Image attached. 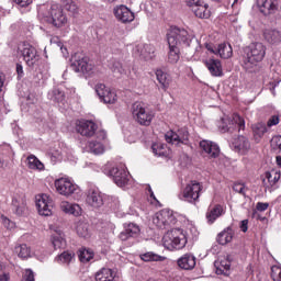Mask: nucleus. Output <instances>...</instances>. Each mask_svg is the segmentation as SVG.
<instances>
[{
    "label": "nucleus",
    "mask_w": 281,
    "mask_h": 281,
    "mask_svg": "<svg viewBox=\"0 0 281 281\" xmlns=\"http://www.w3.org/2000/svg\"><path fill=\"white\" fill-rule=\"evenodd\" d=\"M35 205L41 216H52L54 200L49 195L43 193L35 196Z\"/></svg>",
    "instance_id": "obj_10"
},
{
    "label": "nucleus",
    "mask_w": 281,
    "mask_h": 281,
    "mask_svg": "<svg viewBox=\"0 0 281 281\" xmlns=\"http://www.w3.org/2000/svg\"><path fill=\"white\" fill-rule=\"evenodd\" d=\"M153 223L156 225V227H158V229H167L161 211L154 215Z\"/></svg>",
    "instance_id": "obj_49"
},
{
    "label": "nucleus",
    "mask_w": 281,
    "mask_h": 281,
    "mask_svg": "<svg viewBox=\"0 0 281 281\" xmlns=\"http://www.w3.org/2000/svg\"><path fill=\"white\" fill-rule=\"evenodd\" d=\"M255 133L259 135V137H261V135H265V133H267V125H265V123H258L256 125Z\"/></svg>",
    "instance_id": "obj_53"
},
{
    "label": "nucleus",
    "mask_w": 281,
    "mask_h": 281,
    "mask_svg": "<svg viewBox=\"0 0 281 281\" xmlns=\"http://www.w3.org/2000/svg\"><path fill=\"white\" fill-rule=\"evenodd\" d=\"M162 214V218L165 221V225L168 229L171 225L177 224V216L175 215V212L169 209H164L160 211Z\"/></svg>",
    "instance_id": "obj_38"
},
{
    "label": "nucleus",
    "mask_w": 281,
    "mask_h": 281,
    "mask_svg": "<svg viewBox=\"0 0 281 281\" xmlns=\"http://www.w3.org/2000/svg\"><path fill=\"white\" fill-rule=\"evenodd\" d=\"M205 67L209 69L211 76L215 78H221L223 76V65L221 60L209 58L204 61Z\"/></svg>",
    "instance_id": "obj_23"
},
{
    "label": "nucleus",
    "mask_w": 281,
    "mask_h": 281,
    "mask_svg": "<svg viewBox=\"0 0 281 281\" xmlns=\"http://www.w3.org/2000/svg\"><path fill=\"white\" fill-rule=\"evenodd\" d=\"M115 271L111 268H102L99 272L95 274L97 281H113L115 280Z\"/></svg>",
    "instance_id": "obj_31"
},
{
    "label": "nucleus",
    "mask_w": 281,
    "mask_h": 281,
    "mask_svg": "<svg viewBox=\"0 0 281 281\" xmlns=\"http://www.w3.org/2000/svg\"><path fill=\"white\" fill-rule=\"evenodd\" d=\"M257 8L265 16H271L278 12V0H257Z\"/></svg>",
    "instance_id": "obj_19"
},
{
    "label": "nucleus",
    "mask_w": 281,
    "mask_h": 281,
    "mask_svg": "<svg viewBox=\"0 0 281 281\" xmlns=\"http://www.w3.org/2000/svg\"><path fill=\"white\" fill-rule=\"evenodd\" d=\"M48 23H52L54 27H65L67 25V15L63 13V9L58 4H52L46 15Z\"/></svg>",
    "instance_id": "obj_7"
},
{
    "label": "nucleus",
    "mask_w": 281,
    "mask_h": 281,
    "mask_svg": "<svg viewBox=\"0 0 281 281\" xmlns=\"http://www.w3.org/2000/svg\"><path fill=\"white\" fill-rule=\"evenodd\" d=\"M72 60L75 71H81L82 74H88L89 76L93 74V65L89 63V58L81 56L80 54H75Z\"/></svg>",
    "instance_id": "obj_11"
},
{
    "label": "nucleus",
    "mask_w": 281,
    "mask_h": 281,
    "mask_svg": "<svg viewBox=\"0 0 281 281\" xmlns=\"http://www.w3.org/2000/svg\"><path fill=\"white\" fill-rule=\"evenodd\" d=\"M223 214H225V209H223V205L221 204H215L214 206L209 207L206 212L207 223L212 225L213 223H215L216 218H221Z\"/></svg>",
    "instance_id": "obj_27"
},
{
    "label": "nucleus",
    "mask_w": 281,
    "mask_h": 281,
    "mask_svg": "<svg viewBox=\"0 0 281 281\" xmlns=\"http://www.w3.org/2000/svg\"><path fill=\"white\" fill-rule=\"evenodd\" d=\"M234 240V228L232 226L226 227L217 235L218 245H227Z\"/></svg>",
    "instance_id": "obj_30"
},
{
    "label": "nucleus",
    "mask_w": 281,
    "mask_h": 281,
    "mask_svg": "<svg viewBox=\"0 0 281 281\" xmlns=\"http://www.w3.org/2000/svg\"><path fill=\"white\" fill-rule=\"evenodd\" d=\"M0 281H10V273L0 274Z\"/></svg>",
    "instance_id": "obj_64"
},
{
    "label": "nucleus",
    "mask_w": 281,
    "mask_h": 281,
    "mask_svg": "<svg viewBox=\"0 0 281 281\" xmlns=\"http://www.w3.org/2000/svg\"><path fill=\"white\" fill-rule=\"evenodd\" d=\"M50 241H52V245H53L55 251H58V249H66V247H67V240L65 239V233H63L61 231L54 233L50 236Z\"/></svg>",
    "instance_id": "obj_28"
},
{
    "label": "nucleus",
    "mask_w": 281,
    "mask_h": 281,
    "mask_svg": "<svg viewBox=\"0 0 281 281\" xmlns=\"http://www.w3.org/2000/svg\"><path fill=\"white\" fill-rule=\"evenodd\" d=\"M192 12H194L195 16L199 19H210V11L207 10V4H199L196 2L192 7Z\"/></svg>",
    "instance_id": "obj_37"
},
{
    "label": "nucleus",
    "mask_w": 281,
    "mask_h": 281,
    "mask_svg": "<svg viewBox=\"0 0 281 281\" xmlns=\"http://www.w3.org/2000/svg\"><path fill=\"white\" fill-rule=\"evenodd\" d=\"M52 100L54 102H64L65 101V92H63L60 89L55 88L52 92Z\"/></svg>",
    "instance_id": "obj_50"
},
{
    "label": "nucleus",
    "mask_w": 281,
    "mask_h": 281,
    "mask_svg": "<svg viewBox=\"0 0 281 281\" xmlns=\"http://www.w3.org/2000/svg\"><path fill=\"white\" fill-rule=\"evenodd\" d=\"M1 221H2V224L3 226L7 228V229H14L15 227V224L14 222L10 221V218L5 217V216H1Z\"/></svg>",
    "instance_id": "obj_54"
},
{
    "label": "nucleus",
    "mask_w": 281,
    "mask_h": 281,
    "mask_svg": "<svg viewBox=\"0 0 281 281\" xmlns=\"http://www.w3.org/2000/svg\"><path fill=\"white\" fill-rule=\"evenodd\" d=\"M167 43L171 45H180L183 43L188 47L190 46V34L184 29L177 26L171 27L167 34Z\"/></svg>",
    "instance_id": "obj_6"
},
{
    "label": "nucleus",
    "mask_w": 281,
    "mask_h": 281,
    "mask_svg": "<svg viewBox=\"0 0 281 281\" xmlns=\"http://www.w3.org/2000/svg\"><path fill=\"white\" fill-rule=\"evenodd\" d=\"M88 148L93 153V155H102V153H104V145L100 142H90Z\"/></svg>",
    "instance_id": "obj_48"
},
{
    "label": "nucleus",
    "mask_w": 281,
    "mask_h": 281,
    "mask_svg": "<svg viewBox=\"0 0 281 281\" xmlns=\"http://www.w3.org/2000/svg\"><path fill=\"white\" fill-rule=\"evenodd\" d=\"M14 2L20 5V8H27V5L32 4V0H14Z\"/></svg>",
    "instance_id": "obj_58"
},
{
    "label": "nucleus",
    "mask_w": 281,
    "mask_h": 281,
    "mask_svg": "<svg viewBox=\"0 0 281 281\" xmlns=\"http://www.w3.org/2000/svg\"><path fill=\"white\" fill-rule=\"evenodd\" d=\"M276 147L278 148L279 153H281V136L274 137Z\"/></svg>",
    "instance_id": "obj_63"
},
{
    "label": "nucleus",
    "mask_w": 281,
    "mask_h": 281,
    "mask_svg": "<svg viewBox=\"0 0 281 281\" xmlns=\"http://www.w3.org/2000/svg\"><path fill=\"white\" fill-rule=\"evenodd\" d=\"M86 202L91 207H102L104 205V200L102 199V193L97 188H90L87 191Z\"/></svg>",
    "instance_id": "obj_20"
},
{
    "label": "nucleus",
    "mask_w": 281,
    "mask_h": 281,
    "mask_svg": "<svg viewBox=\"0 0 281 281\" xmlns=\"http://www.w3.org/2000/svg\"><path fill=\"white\" fill-rule=\"evenodd\" d=\"M109 175L113 178L114 183H116L119 188H124V186L128 183V173L124 168L113 167L109 171Z\"/></svg>",
    "instance_id": "obj_18"
},
{
    "label": "nucleus",
    "mask_w": 281,
    "mask_h": 281,
    "mask_svg": "<svg viewBox=\"0 0 281 281\" xmlns=\"http://www.w3.org/2000/svg\"><path fill=\"white\" fill-rule=\"evenodd\" d=\"M215 273L217 276H229V269L232 268V259L226 256L214 262Z\"/></svg>",
    "instance_id": "obj_22"
},
{
    "label": "nucleus",
    "mask_w": 281,
    "mask_h": 281,
    "mask_svg": "<svg viewBox=\"0 0 281 281\" xmlns=\"http://www.w3.org/2000/svg\"><path fill=\"white\" fill-rule=\"evenodd\" d=\"M232 148L239 155H247L251 150V143L246 136L239 135L232 142Z\"/></svg>",
    "instance_id": "obj_16"
},
{
    "label": "nucleus",
    "mask_w": 281,
    "mask_h": 281,
    "mask_svg": "<svg viewBox=\"0 0 281 281\" xmlns=\"http://www.w3.org/2000/svg\"><path fill=\"white\" fill-rule=\"evenodd\" d=\"M258 212H267L269 210V203L267 202H258L256 205Z\"/></svg>",
    "instance_id": "obj_56"
},
{
    "label": "nucleus",
    "mask_w": 281,
    "mask_h": 281,
    "mask_svg": "<svg viewBox=\"0 0 281 281\" xmlns=\"http://www.w3.org/2000/svg\"><path fill=\"white\" fill-rule=\"evenodd\" d=\"M110 69L112 72H114L115 76L126 75V68H124V65H122L120 60L112 61Z\"/></svg>",
    "instance_id": "obj_46"
},
{
    "label": "nucleus",
    "mask_w": 281,
    "mask_h": 281,
    "mask_svg": "<svg viewBox=\"0 0 281 281\" xmlns=\"http://www.w3.org/2000/svg\"><path fill=\"white\" fill-rule=\"evenodd\" d=\"M165 139L167 144H176V146H179V144L186 145L190 139V132L186 127H181L177 132L169 131L165 134Z\"/></svg>",
    "instance_id": "obj_9"
},
{
    "label": "nucleus",
    "mask_w": 281,
    "mask_h": 281,
    "mask_svg": "<svg viewBox=\"0 0 281 281\" xmlns=\"http://www.w3.org/2000/svg\"><path fill=\"white\" fill-rule=\"evenodd\" d=\"M80 262H90L93 260V250L81 248L78 251Z\"/></svg>",
    "instance_id": "obj_45"
},
{
    "label": "nucleus",
    "mask_w": 281,
    "mask_h": 281,
    "mask_svg": "<svg viewBox=\"0 0 281 281\" xmlns=\"http://www.w3.org/2000/svg\"><path fill=\"white\" fill-rule=\"evenodd\" d=\"M267 46L262 43H251L244 49L241 67L249 74L260 71V63L265 59Z\"/></svg>",
    "instance_id": "obj_1"
},
{
    "label": "nucleus",
    "mask_w": 281,
    "mask_h": 281,
    "mask_svg": "<svg viewBox=\"0 0 281 281\" xmlns=\"http://www.w3.org/2000/svg\"><path fill=\"white\" fill-rule=\"evenodd\" d=\"M76 232L80 238H91V229L87 222H77Z\"/></svg>",
    "instance_id": "obj_35"
},
{
    "label": "nucleus",
    "mask_w": 281,
    "mask_h": 281,
    "mask_svg": "<svg viewBox=\"0 0 281 281\" xmlns=\"http://www.w3.org/2000/svg\"><path fill=\"white\" fill-rule=\"evenodd\" d=\"M24 280L25 281H35V279H34V271H32V269H26L25 270Z\"/></svg>",
    "instance_id": "obj_57"
},
{
    "label": "nucleus",
    "mask_w": 281,
    "mask_h": 281,
    "mask_svg": "<svg viewBox=\"0 0 281 281\" xmlns=\"http://www.w3.org/2000/svg\"><path fill=\"white\" fill-rule=\"evenodd\" d=\"M151 149L156 157H168V148L161 143L153 144Z\"/></svg>",
    "instance_id": "obj_43"
},
{
    "label": "nucleus",
    "mask_w": 281,
    "mask_h": 281,
    "mask_svg": "<svg viewBox=\"0 0 281 281\" xmlns=\"http://www.w3.org/2000/svg\"><path fill=\"white\" fill-rule=\"evenodd\" d=\"M61 7L70 14H78V4L74 0H61Z\"/></svg>",
    "instance_id": "obj_47"
},
{
    "label": "nucleus",
    "mask_w": 281,
    "mask_h": 281,
    "mask_svg": "<svg viewBox=\"0 0 281 281\" xmlns=\"http://www.w3.org/2000/svg\"><path fill=\"white\" fill-rule=\"evenodd\" d=\"M228 125H225V122L220 126L222 133H240V131H245V119H243L239 114H233L232 119L226 120Z\"/></svg>",
    "instance_id": "obj_8"
},
{
    "label": "nucleus",
    "mask_w": 281,
    "mask_h": 281,
    "mask_svg": "<svg viewBox=\"0 0 281 281\" xmlns=\"http://www.w3.org/2000/svg\"><path fill=\"white\" fill-rule=\"evenodd\" d=\"M178 267L184 271H192L196 267V257L192 254H186L178 259Z\"/></svg>",
    "instance_id": "obj_25"
},
{
    "label": "nucleus",
    "mask_w": 281,
    "mask_h": 281,
    "mask_svg": "<svg viewBox=\"0 0 281 281\" xmlns=\"http://www.w3.org/2000/svg\"><path fill=\"white\" fill-rule=\"evenodd\" d=\"M205 48L207 49V52H211V54H215V55L218 54L217 48L214 47L213 44H206Z\"/></svg>",
    "instance_id": "obj_60"
},
{
    "label": "nucleus",
    "mask_w": 281,
    "mask_h": 281,
    "mask_svg": "<svg viewBox=\"0 0 281 281\" xmlns=\"http://www.w3.org/2000/svg\"><path fill=\"white\" fill-rule=\"evenodd\" d=\"M15 254H18L19 258H22V260H25V258H30L32 255V250L27 245L22 244L19 246H15Z\"/></svg>",
    "instance_id": "obj_44"
},
{
    "label": "nucleus",
    "mask_w": 281,
    "mask_h": 281,
    "mask_svg": "<svg viewBox=\"0 0 281 281\" xmlns=\"http://www.w3.org/2000/svg\"><path fill=\"white\" fill-rule=\"evenodd\" d=\"M233 190L234 192H237L238 194H241L243 196H245V192H246V188L244 183L237 182L233 186Z\"/></svg>",
    "instance_id": "obj_52"
},
{
    "label": "nucleus",
    "mask_w": 281,
    "mask_h": 281,
    "mask_svg": "<svg viewBox=\"0 0 281 281\" xmlns=\"http://www.w3.org/2000/svg\"><path fill=\"white\" fill-rule=\"evenodd\" d=\"M27 161V166L31 170H44L45 168V165H43V162H41L34 155L29 156Z\"/></svg>",
    "instance_id": "obj_42"
},
{
    "label": "nucleus",
    "mask_w": 281,
    "mask_h": 281,
    "mask_svg": "<svg viewBox=\"0 0 281 281\" xmlns=\"http://www.w3.org/2000/svg\"><path fill=\"white\" fill-rule=\"evenodd\" d=\"M60 210L61 212H65V214H72V216H80L82 213V209L78 204H71L67 201H64L60 203Z\"/></svg>",
    "instance_id": "obj_29"
},
{
    "label": "nucleus",
    "mask_w": 281,
    "mask_h": 281,
    "mask_svg": "<svg viewBox=\"0 0 281 281\" xmlns=\"http://www.w3.org/2000/svg\"><path fill=\"white\" fill-rule=\"evenodd\" d=\"M278 124H280L279 115H272L267 122L268 128H271V126H278Z\"/></svg>",
    "instance_id": "obj_55"
},
{
    "label": "nucleus",
    "mask_w": 281,
    "mask_h": 281,
    "mask_svg": "<svg viewBox=\"0 0 281 281\" xmlns=\"http://www.w3.org/2000/svg\"><path fill=\"white\" fill-rule=\"evenodd\" d=\"M271 278L273 281H281V268L280 267H272L271 268Z\"/></svg>",
    "instance_id": "obj_51"
},
{
    "label": "nucleus",
    "mask_w": 281,
    "mask_h": 281,
    "mask_svg": "<svg viewBox=\"0 0 281 281\" xmlns=\"http://www.w3.org/2000/svg\"><path fill=\"white\" fill-rule=\"evenodd\" d=\"M131 111L133 119L135 122H137V124H140V126H150L153 123V117H155V114L146 106L144 102H134Z\"/></svg>",
    "instance_id": "obj_3"
},
{
    "label": "nucleus",
    "mask_w": 281,
    "mask_h": 281,
    "mask_svg": "<svg viewBox=\"0 0 281 281\" xmlns=\"http://www.w3.org/2000/svg\"><path fill=\"white\" fill-rule=\"evenodd\" d=\"M278 181H280V172L276 170L267 171L262 180L263 186H267V187L270 186L271 188H273V186H276Z\"/></svg>",
    "instance_id": "obj_33"
},
{
    "label": "nucleus",
    "mask_w": 281,
    "mask_h": 281,
    "mask_svg": "<svg viewBox=\"0 0 281 281\" xmlns=\"http://www.w3.org/2000/svg\"><path fill=\"white\" fill-rule=\"evenodd\" d=\"M201 192H203V184L196 180H192L186 186L179 196L181 201H186L187 203L194 205L195 203H199Z\"/></svg>",
    "instance_id": "obj_4"
},
{
    "label": "nucleus",
    "mask_w": 281,
    "mask_h": 281,
    "mask_svg": "<svg viewBox=\"0 0 281 281\" xmlns=\"http://www.w3.org/2000/svg\"><path fill=\"white\" fill-rule=\"evenodd\" d=\"M169 46V53H168V60L171 63V65H176V63H179L181 50L179 49V45L177 44H170Z\"/></svg>",
    "instance_id": "obj_34"
},
{
    "label": "nucleus",
    "mask_w": 281,
    "mask_h": 281,
    "mask_svg": "<svg viewBox=\"0 0 281 281\" xmlns=\"http://www.w3.org/2000/svg\"><path fill=\"white\" fill-rule=\"evenodd\" d=\"M113 12L115 19L121 23H133L135 21V13L124 4L114 8Z\"/></svg>",
    "instance_id": "obj_14"
},
{
    "label": "nucleus",
    "mask_w": 281,
    "mask_h": 281,
    "mask_svg": "<svg viewBox=\"0 0 281 281\" xmlns=\"http://www.w3.org/2000/svg\"><path fill=\"white\" fill-rule=\"evenodd\" d=\"M124 232H122L119 236L121 240H128L130 238H135L139 236V226L135 223H125Z\"/></svg>",
    "instance_id": "obj_24"
},
{
    "label": "nucleus",
    "mask_w": 281,
    "mask_h": 281,
    "mask_svg": "<svg viewBox=\"0 0 281 281\" xmlns=\"http://www.w3.org/2000/svg\"><path fill=\"white\" fill-rule=\"evenodd\" d=\"M155 46L153 44H138L134 47V54L143 60H153L155 58Z\"/></svg>",
    "instance_id": "obj_15"
},
{
    "label": "nucleus",
    "mask_w": 281,
    "mask_h": 281,
    "mask_svg": "<svg viewBox=\"0 0 281 281\" xmlns=\"http://www.w3.org/2000/svg\"><path fill=\"white\" fill-rule=\"evenodd\" d=\"M97 137H98V139H106V131H104V130H101V131H99L98 133H97Z\"/></svg>",
    "instance_id": "obj_61"
},
{
    "label": "nucleus",
    "mask_w": 281,
    "mask_h": 281,
    "mask_svg": "<svg viewBox=\"0 0 281 281\" xmlns=\"http://www.w3.org/2000/svg\"><path fill=\"white\" fill-rule=\"evenodd\" d=\"M11 207L16 216H25L27 214V203L22 198H13Z\"/></svg>",
    "instance_id": "obj_26"
},
{
    "label": "nucleus",
    "mask_w": 281,
    "mask_h": 281,
    "mask_svg": "<svg viewBox=\"0 0 281 281\" xmlns=\"http://www.w3.org/2000/svg\"><path fill=\"white\" fill-rule=\"evenodd\" d=\"M55 188L59 194L64 196H71L76 190H78V186L74 184L67 178H60L55 181Z\"/></svg>",
    "instance_id": "obj_13"
},
{
    "label": "nucleus",
    "mask_w": 281,
    "mask_h": 281,
    "mask_svg": "<svg viewBox=\"0 0 281 281\" xmlns=\"http://www.w3.org/2000/svg\"><path fill=\"white\" fill-rule=\"evenodd\" d=\"M247 225H249V221L248 220H243L240 222V229H241V232L246 233L247 229H249V227Z\"/></svg>",
    "instance_id": "obj_59"
},
{
    "label": "nucleus",
    "mask_w": 281,
    "mask_h": 281,
    "mask_svg": "<svg viewBox=\"0 0 281 281\" xmlns=\"http://www.w3.org/2000/svg\"><path fill=\"white\" fill-rule=\"evenodd\" d=\"M200 148L204 153H206V155L211 159H216V157H218V155H221V148L218 147V145L214 142H211V140H201L200 142Z\"/></svg>",
    "instance_id": "obj_21"
},
{
    "label": "nucleus",
    "mask_w": 281,
    "mask_h": 281,
    "mask_svg": "<svg viewBox=\"0 0 281 281\" xmlns=\"http://www.w3.org/2000/svg\"><path fill=\"white\" fill-rule=\"evenodd\" d=\"M76 131L83 137H93L98 131V125L93 121H81L76 125Z\"/></svg>",
    "instance_id": "obj_17"
},
{
    "label": "nucleus",
    "mask_w": 281,
    "mask_h": 281,
    "mask_svg": "<svg viewBox=\"0 0 281 281\" xmlns=\"http://www.w3.org/2000/svg\"><path fill=\"white\" fill-rule=\"evenodd\" d=\"M217 54L224 59L232 58L234 56V48L231 44L222 43L217 46Z\"/></svg>",
    "instance_id": "obj_36"
},
{
    "label": "nucleus",
    "mask_w": 281,
    "mask_h": 281,
    "mask_svg": "<svg viewBox=\"0 0 281 281\" xmlns=\"http://www.w3.org/2000/svg\"><path fill=\"white\" fill-rule=\"evenodd\" d=\"M16 74L19 78H23V65L16 64Z\"/></svg>",
    "instance_id": "obj_62"
},
{
    "label": "nucleus",
    "mask_w": 281,
    "mask_h": 281,
    "mask_svg": "<svg viewBox=\"0 0 281 281\" xmlns=\"http://www.w3.org/2000/svg\"><path fill=\"white\" fill-rule=\"evenodd\" d=\"M263 38L270 45H276L277 43H281V34L278 30H266L263 32Z\"/></svg>",
    "instance_id": "obj_32"
},
{
    "label": "nucleus",
    "mask_w": 281,
    "mask_h": 281,
    "mask_svg": "<svg viewBox=\"0 0 281 281\" xmlns=\"http://www.w3.org/2000/svg\"><path fill=\"white\" fill-rule=\"evenodd\" d=\"M74 258H76V254L74 251H64L61 252L57 258V262L60 265H69L70 262H74Z\"/></svg>",
    "instance_id": "obj_41"
},
{
    "label": "nucleus",
    "mask_w": 281,
    "mask_h": 281,
    "mask_svg": "<svg viewBox=\"0 0 281 281\" xmlns=\"http://www.w3.org/2000/svg\"><path fill=\"white\" fill-rule=\"evenodd\" d=\"M95 93L104 104H115L117 102V94L111 91L104 83H98L95 86Z\"/></svg>",
    "instance_id": "obj_12"
},
{
    "label": "nucleus",
    "mask_w": 281,
    "mask_h": 281,
    "mask_svg": "<svg viewBox=\"0 0 281 281\" xmlns=\"http://www.w3.org/2000/svg\"><path fill=\"white\" fill-rule=\"evenodd\" d=\"M18 49L27 67L34 68L36 67V65H38L41 56L38 55L36 48L32 46L30 43L21 44Z\"/></svg>",
    "instance_id": "obj_5"
},
{
    "label": "nucleus",
    "mask_w": 281,
    "mask_h": 281,
    "mask_svg": "<svg viewBox=\"0 0 281 281\" xmlns=\"http://www.w3.org/2000/svg\"><path fill=\"white\" fill-rule=\"evenodd\" d=\"M156 78L159 85H161L164 91H168V87H170V79H168V74L164 72L162 70H157Z\"/></svg>",
    "instance_id": "obj_40"
},
{
    "label": "nucleus",
    "mask_w": 281,
    "mask_h": 281,
    "mask_svg": "<svg viewBox=\"0 0 281 281\" xmlns=\"http://www.w3.org/2000/svg\"><path fill=\"white\" fill-rule=\"evenodd\" d=\"M139 258L144 262H164V260H166V257H161L153 251L142 254Z\"/></svg>",
    "instance_id": "obj_39"
},
{
    "label": "nucleus",
    "mask_w": 281,
    "mask_h": 281,
    "mask_svg": "<svg viewBox=\"0 0 281 281\" xmlns=\"http://www.w3.org/2000/svg\"><path fill=\"white\" fill-rule=\"evenodd\" d=\"M162 245L166 249H183L188 245V234L181 228L168 231L162 237Z\"/></svg>",
    "instance_id": "obj_2"
}]
</instances>
